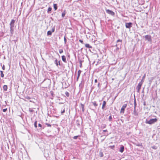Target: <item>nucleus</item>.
Listing matches in <instances>:
<instances>
[{"label":"nucleus","mask_w":160,"mask_h":160,"mask_svg":"<svg viewBox=\"0 0 160 160\" xmlns=\"http://www.w3.org/2000/svg\"><path fill=\"white\" fill-rule=\"evenodd\" d=\"M66 14V12L65 10H64V11L62 12V18H63L65 16V15Z\"/></svg>","instance_id":"nucleus-22"},{"label":"nucleus","mask_w":160,"mask_h":160,"mask_svg":"<svg viewBox=\"0 0 160 160\" xmlns=\"http://www.w3.org/2000/svg\"><path fill=\"white\" fill-rule=\"evenodd\" d=\"M68 58H69V57H70V55H68Z\"/></svg>","instance_id":"nucleus-60"},{"label":"nucleus","mask_w":160,"mask_h":160,"mask_svg":"<svg viewBox=\"0 0 160 160\" xmlns=\"http://www.w3.org/2000/svg\"><path fill=\"white\" fill-rule=\"evenodd\" d=\"M38 126H39V127H41H41H42V125L41 124H40V123H39V124H38Z\"/></svg>","instance_id":"nucleus-50"},{"label":"nucleus","mask_w":160,"mask_h":160,"mask_svg":"<svg viewBox=\"0 0 160 160\" xmlns=\"http://www.w3.org/2000/svg\"><path fill=\"white\" fill-rule=\"evenodd\" d=\"M66 35H65L64 36V40L65 44H66V42H67V40L66 38Z\"/></svg>","instance_id":"nucleus-33"},{"label":"nucleus","mask_w":160,"mask_h":160,"mask_svg":"<svg viewBox=\"0 0 160 160\" xmlns=\"http://www.w3.org/2000/svg\"><path fill=\"white\" fill-rule=\"evenodd\" d=\"M50 93H51V95H52V97H53V95H54V94H53V92L52 91H51L50 92Z\"/></svg>","instance_id":"nucleus-45"},{"label":"nucleus","mask_w":160,"mask_h":160,"mask_svg":"<svg viewBox=\"0 0 160 160\" xmlns=\"http://www.w3.org/2000/svg\"><path fill=\"white\" fill-rule=\"evenodd\" d=\"M98 88L99 89H100L101 86H100V83H98Z\"/></svg>","instance_id":"nucleus-40"},{"label":"nucleus","mask_w":160,"mask_h":160,"mask_svg":"<svg viewBox=\"0 0 160 160\" xmlns=\"http://www.w3.org/2000/svg\"><path fill=\"white\" fill-rule=\"evenodd\" d=\"M0 72H1V74L3 73V72L2 71H0Z\"/></svg>","instance_id":"nucleus-58"},{"label":"nucleus","mask_w":160,"mask_h":160,"mask_svg":"<svg viewBox=\"0 0 160 160\" xmlns=\"http://www.w3.org/2000/svg\"><path fill=\"white\" fill-rule=\"evenodd\" d=\"M84 84V81L83 80H82L81 81V82L79 84V87L80 88H82Z\"/></svg>","instance_id":"nucleus-10"},{"label":"nucleus","mask_w":160,"mask_h":160,"mask_svg":"<svg viewBox=\"0 0 160 160\" xmlns=\"http://www.w3.org/2000/svg\"><path fill=\"white\" fill-rule=\"evenodd\" d=\"M29 111L31 112H32L34 111L32 109H29Z\"/></svg>","instance_id":"nucleus-54"},{"label":"nucleus","mask_w":160,"mask_h":160,"mask_svg":"<svg viewBox=\"0 0 160 160\" xmlns=\"http://www.w3.org/2000/svg\"><path fill=\"white\" fill-rule=\"evenodd\" d=\"M97 82V79H95V82L96 83Z\"/></svg>","instance_id":"nucleus-57"},{"label":"nucleus","mask_w":160,"mask_h":160,"mask_svg":"<svg viewBox=\"0 0 160 160\" xmlns=\"http://www.w3.org/2000/svg\"><path fill=\"white\" fill-rule=\"evenodd\" d=\"M79 41L81 43H82V44H84V43H83V40H81V39H79Z\"/></svg>","instance_id":"nucleus-41"},{"label":"nucleus","mask_w":160,"mask_h":160,"mask_svg":"<svg viewBox=\"0 0 160 160\" xmlns=\"http://www.w3.org/2000/svg\"><path fill=\"white\" fill-rule=\"evenodd\" d=\"M81 72V71L80 70H79L78 71V77L80 76Z\"/></svg>","instance_id":"nucleus-30"},{"label":"nucleus","mask_w":160,"mask_h":160,"mask_svg":"<svg viewBox=\"0 0 160 160\" xmlns=\"http://www.w3.org/2000/svg\"><path fill=\"white\" fill-rule=\"evenodd\" d=\"M145 78V74L142 77V81H144V79Z\"/></svg>","instance_id":"nucleus-47"},{"label":"nucleus","mask_w":160,"mask_h":160,"mask_svg":"<svg viewBox=\"0 0 160 160\" xmlns=\"http://www.w3.org/2000/svg\"><path fill=\"white\" fill-rule=\"evenodd\" d=\"M54 31H55V27H53L52 29V31H51V32H54Z\"/></svg>","instance_id":"nucleus-44"},{"label":"nucleus","mask_w":160,"mask_h":160,"mask_svg":"<svg viewBox=\"0 0 160 160\" xmlns=\"http://www.w3.org/2000/svg\"><path fill=\"white\" fill-rule=\"evenodd\" d=\"M120 42V44H119V43H118V44H116L115 45V47H117H117H118V45H121L122 44V40H120V39H119L118 40H117V43H118V42Z\"/></svg>","instance_id":"nucleus-11"},{"label":"nucleus","mask_w":160,"mask_h":160,"mask_svg":"<svg viewBox=\"0 0 160 160\" xmlns=\"http://www.w3.org/2000/svg\"><path fill=\"white\" fill-rule=\"evenodd\" d=\"M91 103L94 105V106L95 107V108L98 105V104L97 103V102L96 101L92 102H91Z\"/></svg>","instance_id":"nucleus-16"},{"label":"nucleus","mask_w":160,"mask_h":160,"mask_svg":"<svg viewBox=\"0 0 160 160\" xmlns=\"http://www.w3.org/2000/svg\"><path fill=\"white\" fill-rule=\"evenodd\" d=\"M1 66H2V63H1Z\"/></svg>","instance_id":"nucleus-61"},{"label":"nucleus","mask_w":160,"mask_h":160,"mask_svg":"<svg viewBox=\"0 0 160 160\" xmlns=\"http://www.w3.org/2000/svg\"><path fill=\"white\" fill-rule=\"evenodd\" d=\"M151 148H152V149H155V150H156V149H157V148H158L157 147V146H152V147H151Z\"/></svg>","instance_id":"nucleus-31"},{"label":"nucleus","mask_w":160,"mask_h":160,"mask_svg":"<svg viewBox=\"0 0 160 160\" xmlns=\"http://www.w3.org/2000/svg\"><path fill=\"white\" fill-rule=\"evenodd\" d=\"M124 150V147L123 145H121L119 151L122 153L123 152Z\"/></svg>","instance_id":"nucleus-7"},{"label":"nucleus","mask_w":160,"mask_h":160,"mask_svg":"<svg viewBox=\"0 0 160 160\" xmlns=\"http://www.w3.org/2000/svg\"><path fill=\"white\" fill-rule=\"evenodd\" d=\"M62 61L65 62V63H66L67 62V61H66V57L64 55H63L62 56Z\"/></svg>","instance_id":"nucleus-15"},{"label":"nucleus","mask_w":160,"mask_h":160,"mask_svg":"<svg viewBox=\"0 0 160 160\" xmlns=\"http://www.w3.org/2000/svg\"><path fill=\"white\" fill-rule=\"evenodd\" d=\"M81 106L82 109V111L83 112L84 111V104H82V103H81Z\"/></svg>","instance_id":"nucleus-19"},{"label":"nucleus","mask_w":160,"mask_h":160,"mask_svg":"<svg viewBox=\"0 0 160 160\" xmlns=\"http://www.w3.org/2000/svg\"><path fill=\"white\" fill-rule=\"evenodd\" d=\"M65 112V108H64L63 110L61 111V113L62 114H63Z\"/></svg>","instance_id":"nucleus-39"},{"label":"nucleus","mask_w":160,"mask_h":160,"mask_svg":"<svg viewBox=\"0 0 160 160\" xmlns=\"http://www.w3.org/2000/svg\"><path fill=\"white\" fill-rule=\"evenodd\" d=\"M112 118L111 115L110 114V116H109L108 118V120L110 122H111L112 121Z\"/></svg>","instance_id":"nucleus-28"},{"label":"nucleus","mask_w":160,"mask_h":160,"mask_svg":"<svg viewBox=\"0 0 160 160\" xmlns=\"http://www.w3.org/2000/svg\"><path fill=\"white\" fill-rule=\"evenodd\" d=\"M3 88L4 91H7L8 89V86L7 85H4L3 87Z\"/></svg>","instance_id":"nucleus-18"},{"label":"nucleus","mask_w":160,"mask_h":160,"mask_svg":"<svg viewBox=\"0 0 160 160\" xmlns=\"http://www.w3.org/2000/svg\"><path fill=\"white\" fill-rule=\"evenodd\" d=\"M85 47L88 48H92V47L89 44H86L85 45Z\"/></svg>","instance_id":"nucleus-21"},{"label":"nucleus","mask_w":160,"mask_h":160,"mask_svg":"<svg viewBox=\"0 0 160 160\" xmlns=\"http://www.w3.org/2000/svg\"><path fill=\"white\" fill-rule=\"evenodd\" d=\"M130 117V116H129L128 117V118H126L127 121H129V118Z\"/></svg>","instance_id":"nucleus-52"},{"label":"nucleus","mask_w":160,"mask_h":160,"mask_svg":"<svg viewBox=\"0 0 160 160\" xmlns=\"http://www.w3.org/2000/svg\"><path fill=\"white\" fill-rule=\"evenodd\" d=\"M80 136L79 135H78V136H74L73 138L74 139H77V138H78V137H79Z\"/></svg>","instance_id":"nucleus-35"},{"label":"nucleus","mask_w":160,"mask_h":160,"mask_svg":"<svg viewBox=\"0 0 160 160\" xmlns=\"http://www.w3.org/2000/svg\"><path fill=\"white\" fill-rule=\"evenodd\" d=\"M134 108L136 109V107L137 106V103L136 102V100L135 98L134 100Z\"/></svg>","instance_id":"nucleus-27"},{"label":"nucleus","mask_w":160,"mask_h":160,"mask_svg":"<svg viewBox=\"0 0 160 160\" xmlns=\"http://www.w3.org/2000/svg\"><path fill=\"white\" fill-rule=\"evenodd\" d=\"M79 77H80V76H78H78H77V81H78V79H79Z\"/></svg>","instance_id":"nucleus-55"},{"label":"nucleus","mask_w":160,"mask_h":160,"mask_svg":"<svg viewBox=\"0 0 160 160\" xmlns=\"http://www.w3.org/2000/svg\"><path fill=\"white\" fill-rule=\"evenodd\" d=\"M53 97H52V96L51 98L52 99H53Z\"/></svg>","instance_id":"nucleus-59"},{"label":"nucleus","mask_w":160,"mask_h":160,"mask_svg":"<svg viewBox=\"0 0 160 160\" xmlns=\"http://www.w3.org/2000/svg\"><path fill=\"white\" fill-rule=\"evenodd\" d=\"M13 28V27H10V36H12L13 34V33L14 29Z\"/></svg>","instance_id":"nucleus-12"},{"label":"nucleus","mask_w":160,"mask_h":160,"mask_svg":"<svg viewBox=\"0 0 160 160\" xmlns=\"http://www.w3.org/2000/svg\"><path fill=\"white\" fill-rule=\"evenodd\" d=\"M109 147L112 149H114V148H115V146L114 145L110 146H109Z\"/></svg>","instance_id":"nucleus-34"},{"label":"nucleus","mask_w":160,"mask_h":160,"mask_svg":"<svg viewBox=\"0 0 160 160\" xmlns=\"http://www.w3.org/2000/svg\"><path fill=\"white\" fill-rule=\"evenodd\" d=\"M132 23L131 22L125 23V27L126 28L130 29L132 26Z\"/></svg>","instance_id":"nucleus-3"},{"label":"nucleus","mask_w":160,"mask_h":160,"mask_svg":"<svg viewBox=\"0 0 160 160\" xmlns=\"http://www.w3.org/2000/svg\"><path fill=\"white\" fill-rule=\"evenodd\" d=\"M2 68L3 70H5V66L4 65H3L2 66Z\"/></svg>","instance_id":"nucleus-46"},{"label":"nucleus","mask_w":160,"mask_h":160,"mask_svg":"<svg viewBox=\"0 0 160 160\" xmlns=\"http://www.w3.org/2000/svg\"><path fill=\"white\" fill-rule=\"evenodd\" d=\"M106 125L105 124H102L101 128H104L106 127Z\"/></svg>","instance_id":"nucleus-29"},{"label":"nucleus","mask_w":160,"mask_h":160,"mask_svg":"<svg viewBox=\"0 0 160 160\" xmlns=\"http://www.w3.org/2000/svg\"><path fill=\"white\" fill-rule=\"evenodd\" d=\"M46 124L48 126V127H51V125L48 123H46Z\"/></svg>","instance_id":"nucleus-43"},{"label":"nucleus","mask_w":160,"mask_h":160,"mask_svg":"<svg viewBox=\"0 0 160 160\" xmlns=\"http://www.w3.org/2000/svg\"><path fill=\"white\" fill-rule=\"evenodd\" d=\"M133 114L135 116H138V112L136 111V109L134 108V110L133 111Z\"/></svg>","instance_id":"nucleus-17"},{"label":"nucleus","mask_w":160,"mask_h":160,"mask_svg":"<svg viewBox=\"0 0 160 160\" xmlns=\"http://www.w3.org/2000/svg\"><path fill=\"white\" fill-rule=\"evenodd\" d=\"M80 120L79 119H77L76 120V124L78 127H79L80 126Z\"/></svg>","instance_id":"nucleus-14"},{"label":"nucleus","mask_w":160,"mask_h":160,"mask_svg":"<svg viewBox=\"0 0 160 160\" xmlns=\"http://www.w3.org/2000/svg\"><path fill=\"white\" fill-rule=\"evenodd\" d=\"M106 104V102L105 101H103L102 109L104 110Z\"/></svg>","instance_id":"nucleus-13"},{"label":"nucleus","mask_w":160,"mask_h":160,"mask_svg":"<svg viewBox=\"0 0 160 160\" xmlns=\"http://www.w3.org/2000/svg\"><path fill=\"white\" fill-rule=\"evenodd\" d=\"M37 121H36L34 123V126L36 128H37Z\"/></svg>","instance_id":"nucleus-36"},{"label":"nucleus","mask_w":160,"mask_h":160,"mask_svg":"<svg viewBox=\"0 0 160 160\" xmlns=\"http://www.w3.org/2000/svg\"><path fill=\"white\" fill-rule=\"evenodd\" d=\"M120 49V48L118 47H117L116 48V51H118Z\"/></svg>","instance_id":"nucleus-51"},{"label":"nucleus","mask_w":160,"mask_h":160,"mask_svg":"<svg viewBox=\"0 0 160 160\" xmlns=\"http://www.w3.org/2000/svg\"><path fill=\"white\" fill-rule=\"evenodd\" d=\"M65 94L67 97H68L69 96V94L68 92H66L65 93Z\"/></svg>","instance_id":"nucleus-32"},{"label":"nucleus","mask_w":160,"mask_h":160,"mask_svg":"<svg viewBox=\"0 0 160 160\" xmlns=\"http://www.w3.org/2000/svg\"><path fill=\"white\" fill-rule=\"evenodd\" d=\"M52 10V8H51V7H49L48 8V11H47V12L48 13H50V12Z\"/></svg>","instance_id":"nucleus-26"},{"label":"nucleus","mask_w":160,"mask_h":160,"mask_svg":"<svg viewBox=\"0 0 160 160\" xmlns=\"http://www.w3.org/2000/svg\"><path fill=\"white\" fill-rule=\"evenodd\" d=\"M54 63L57 67H58V66L59 65L60 66H61V64L60 63V61H58V60L57 59H56L55 60Z\"/></svg>","instance_id":"nucleus-9"},{"label":"nucleus","mask_w":160,"mask_h":160,"mask_svg":"<svg viewBox=\"0 0 160 160\" xmlns=\"http://www.w3.org/2000/svg\"><path fill=\"white\" fill-rule=\"evenodd\" d=\"M106 12L107 13H108L112 16H114L115 15V13L113 12L112 11L110 10L106 9Z\"/></svg>","instance_id":"nucleus-4"},{"label":"nucleus","mask_w":160,"mask_h":160,"mask_svg":"<svg viewBox=\"0 0 160 160\" xmlns=\"http://www.w3.org/2000/svg\"><path fill=\"white\" fill-rule=\"evenodd\" d=\"M145 39L148 40V42H151L152 41L151 37L150 35H145Z\"/></svg>","instance_id":"nucleus-5"},{"label":"nucleus","mask_w":160,"mask_h":160,"mask_svg":"<svg viewBox=\"0 0 160 160\" xmlns=\"http://www.w3.org/2000/svg\"><path fill=\"white\" fill-rule=\"evenodd\" d=\"M7 108L4 109H3V112H5L7 111Z\"/></svg>","instance_id":"nucleus-48"},{"label":"nucleus","mask_w":160,"mask_h":160,"mask_svg":"<svg viewBox=\"0 0 160 160\" xmlns=\"http://www.w3.org/2000/svg\"><path fill=\"white\" fill-rule=\"evenodd\" d=\"M79 64H80V65H79L80 67V68H82V62H83V60L82 61L81 60H79Z\"/></svg>","instance_id":"nucleus-23"},{"label":"nucleus","mask_w":160,"mask_h":160,"mask_svg":"<svg viewBox=\"0 0 160 160\" xmlns=\"http://www.w3.org/2000/svg\"><path fill=\"white\" fill-rule=\"evenodd\" d=\"M143 105L144 106H146V103L145 102H143Z\"/></svg>","instance_id":"nucleus-53"},{"label":"nucleus","mask_w":160,"mask_h":160,"mask_svg":"<svg viewBox=\"0 0 160 160\" xmlns=\"http://www.w3.org/2000/svg\"><path fill=\"white\" fill-rule=\"evenodd\" d=\"M158 121V119L156 118H153L150 119L149 120L146 119L145 121V123L147 124H148L151 125L154 124L155 122H157Z\"/></svg>","instance_id":"nucleus-1"},{"label":"nucleus","mask_w":160,"mask_h":160,"mask_svg":"<svg viewBox=\"0 0 160 160\" xmlns=\"http://www.w3.org/2000/svg\"><path fill=\"white\" fill-rule=\"evenodd\" d=\"M99 154H100V156L101 157H103V153L102 152H100Z\"/></svg>","instance_id":"nucleus-37"},{"label":"nucleus","mask_w":160,"mask_h":160,"mask_svg":"<svg viewBox=\"0 0 160 160\" xmlns=\"http://www.w3.org/2000/svg\"><path fill=\"white\" fill-rule=\"evenodd\" d=\"M143 82V81H142V80H141V81L140 82H139V83L138 84V85L136 87V89L137 92H139L140 90L141 89V87L142 84Z\"/></svg>","instance_id":"nucleus-2"},{"label":"nucleus","mask_w":160,"mask_h":160,"mask_svg":"<svg viewBox=\"0 0 160 160\" xmlns=\"http://www.w3.org/2000/svg\"><path fill=\"white\" fill-rule=\"evenodd\" d=\"M127 104H124L122 106V107L121 108V111H120V112L121 113H124L125 109L127 107Z\"/></svg>","instance_id":"nucleus-6"},{"label":"nucleus","mask_w":160,"mask_h":160,"mask_svg":"<svg viewBox=\"0 0 160 160\" xmlns=\"http://www.w3.org/2000/svg\"><path fill=\"white\" fill-rule=\"evenodd\" d=\"M143 160H144V159H143Z\"/></svg>","instance_id":"nucleus-62"},{"label":"nucleus","mask_w":160,"mask_h":160,"mask_svg":"<svg viewBox=\"0 0 160 160\" xmlns=\"http://www.w3.org/2000/svg\"><path fill=\"white\" fill-rule=\"evenodd\" d=\"M103 132H107L108 131H107V129H106V130H103Z\"/></svg>","instance_id":"nucleus-56"},{"label":"nucleus","mask_w":160,"mask_h":160,"mask_svg":"<svg viewBox=\"0 0 160 160\" xmlns=\"http://www.w3.org/2000/svg\"><path fill=\"white\" fill-rule=\"evenodd\" d=\"M1 77H2V78L4 77V74L3 73H1Z\"/></svg>","instance_id":"nucleus-49"},{"label":"nucleus","mask_w":160,"mask_h":160,"mask_svg":"<svg viewBox=\"0 0 160 160\" xmlns=\"http://www.w3.org/2000/svg\"><path fill=\"white\" fill-rule=\"evenodd\" d=\"M25 98L28 100H29L31 99V98L30 97L28 96H26V97H25Z\"/></svg>","instance_id":"nucleus-38"},{"label":"nucleus","mask_w":160,"mask_h":160,"mask_svg":"<svg viewBox=\"0 0 160 160\" xmlns=\"http://www.w3.org/2000/svg\"><path fill=\"white\" fill-rule=\"evenodd\" d=\"M53 8L55 10H56L58 9V6L57 4H53Z\"/></svg>","instance_id":"nucleus-20"},{"label":"nucleus","mask_w":160,"mask_h":160,"mask_svg":"<svg viewBox=\"0 0 160 160\" xmlns=\"http://www.w3.org/2000/svg\"><path fill=\"white\" fill-rule=\"evenodd\" d=\"M52 32L51 31H48L47 32V34L48 36H50L52 34Z\"/></svg>","instance_id":"nucleus-24"},{"label":"nucleus","mask_w":160,"mask_h":160,"mask_svg":"<svg viewBox=\"0 0 160 160\" xmlns=\"http://www.w3.org/2000/svg\"><path fill=\"white\" fill-rule=\"evenodd\" d=\"M134 144L137 146H142V143H135Z\"/></svg>","instance_id":"nucleus-25"},{"label":"nucleus","mask_w":160,"mask_h":160,"mask_svg":"<svg viewBox=\"0 0 160 160\" xmlns=\"http://www.w3.org/2000/svg\"><path fill=\"white\" fill-rule=\"evenodd\" d=\"M59 53H62V52H63V50H62V49H60V50H59Z\"/></svg>","instance_id":"nucleus-42"},{"label":"nucleus","mask_w":160,"mask_h":160,"mask_svg":"<svg viewBox=\"0 0 160 160\" xmlns=\"http://www.w3.org/2000/svg\"><path fill=\"white\" fill-rule=\"evenodd\" d=\"M15 20L14 19H12L11 20V21L10 23V27H14V24L15 22Z\"/></svg>","instance_id":"nucleus-8"}]
</instances>
